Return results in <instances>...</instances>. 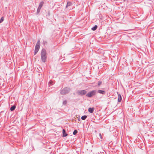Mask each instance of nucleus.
<instances>
[{
	"mask_svg": "<svg viewBox=\"0 0 154 154\" xmlns=\"http://www.w3.org/2000/svg\"><path fill=\"white\" fill-rule=\"evenodd\" d=\"M41 59L42 61L44 63H45L47 58L46 51L45 49H43L41 52Z\"/></svg>",
	"mask_w": 154,
	"mask_h": 154,
	"instance_id": "1",
	"label": "nucleus"
},
{
	"mask_svg": "<svg viewBox=\"0 0 154 154\" xmlns=\"http://www.w3.org/2000/svg\"><path fill=\"white\" fill-rule=\"evenodd\" d=\"M70 91V89L68 87H66L61 89L60 93L61 94L64 95L69 93Z\"/></svg>",
	"mask_w": 154,
	"mask_h": 154,
	"instance_id": "2",
	"label": "nucleus"
},
{
	"mask_svg": "<svg viewBox=\"0 0 154 154\" xmlns=\"http://www.w3.org/2000/svg\"><path fill=\"white\" fill-rule=\"evenodd\" d=\"M40 45V40H38V41L36 43L35 47V50L34 51V54L35 55L38 52L39 49Z\"/></svg>",
	"mask_w": 154,
	"mask_h": 154,
	"instance_id": "3",
	"label": "nucleus"
},
{
	"mask_svg": "<svg viewBox=\"0 0 154 154\" xmlns=\"http://www.w3.org/2000/svg\"><path fill=\"white\" fill-rule=\"evenodd\" d=\"M97 93V91L94 90L91 91L88 93L86 96L87 97H91L95 95Z\"/></svg>",
	"mask_w": 154,
	"mask_h": 154,
	"instance_id": "4",
	"label": "nucleus"
},
{
	"mask_svg": "<svg viewBox=\"0 0 154 154\" xmlns=\"http://www.w3.org/2000/svg\"><path fill=\"white\" fill-rule=\"evenodd\" d=\"M87 93V91L85 90H82L78 91H77V94L79 95H83L86 94Z\"/></svg>",
	"mask_w": 154,
	"mask_h": 154,
	"instance_id": "5",
	"label": "nucleus"
},
{
	"mask_svg": "<svg viewBox=\"0 0 154 154\" xmlns=\"http://www.w3.org/2000/svg\"><path fill=\"white\" fill-rule=\"evenodd\" d=\"M117 93L118 94V102H120L122 100V97L120 94H118V92Z\"/></svg>",
	"mask_w": 154,
	"mask_h": 154,
	"instance_id": "6",
	"label": "nucleus"
},
{
	"mask_svg": "<svg viewBox=\"0 0 154 154\" xmlns=\"http://www.w3.org/2000/svg\"><path fill=\"white\" fill-rule=\"evenodd\" d=\"M68 134L66 133V131L65 129L63 130V137H64L66 136Z\"/></svg>",
	"mask_w": 154,
	"mask_h": 154,
	"instance_id": "7",
	"label": "nucleus"
},
{
	"mask_svg": "<svg viewBox=\"0 0 154 154\" xmlns=\"http://www.w3.org/2000/svg\"><path fill=\"white\" fill-rule=\"evenodd\" d=\"M97 92L100 94H104L105 93V91H104L99 90L97 91Z\"/></svg>",
	"mask_w": 154,
	"mask_h": 154,
	"instance_id": "8",
	"label": "nucleus"
},
{
	"mask_svg": "<svg viewBox=\"0 0 154 154\" xmlns=\"http://www.w3.org/2000/svg\"><path fill=\"white\" fill-rule=\"evenodd\" d=\"M43 4H44V2H41L40 3L39 5V6H38V8L41 9V8H42V6H43Z\"/></svg>",
	"mask_w": 154,
	"mask_h": 154,
	"instance_id": "9",
	"label": "nucleus"
},
{
	"mask_svg": "<svg viewBox=\"0 0 154 154\" xmlns=\"http://www.w3.org/2000/svg\"><path fill=\"white\" fill-rule=\"evenodd\" d=\"M88 111L91 113H92L94 112L93 108H89L88 109Z\"/></svg>",
	"mask_w": 154,
	"mask_h": 154,
	"instance_id": "10",
	"label": "nucleus"
},
{
	"mask_svg": "<svg viewBox=\"0 0 154 154\" xmlns=\"http://www.w3.org/2000/svg\"><path fill=\"white\" fill-rule=\"evenodd\" d=\"M72 5V3L70 2H67V5L66 7L67 8L68 7L71 6Z\"/></svg>",
	"mask_w": 154,
	"mask_h": 154,
	"instance_id": "11",
	"label": "nucleus"
},
{
	"mask_svg": "<svg viewBox=\"0 0 154 154\" xmlns=\"http://www.w3.org/2000/svg\"><path fill=\"white\" fill-rule=\"evenodd\" d=\"M16 106L15 105H13L10 108V110L11 111H13L16 108Z\"/></svg>",
	"mask_w": 154,
	"mask_h": 154,
	"instance_id": "12",
	"label": "nucleus"
},
{
	"mask_svg": "<svg viewBox=\"0 0 154 154\" xmlns=\"http://www.w3.org/2000/svg\"><path fill=\"white\" fill-rule=\"evenodd\" d=\"M97 28V25H95L94 27L92 28L91 29L93 31L95 30Z\"/></svg>",
	"mask_w": 154,
	"mask_h": 154,
	"instance_id": "13",
	"label": "nucleus"
},
{
	"mask_svg": "<svg viewBox=\"0 0 154 154\" xmlns=\"http://www.w3.org/2000/svg\"><path fill=\"white\" fill-rule=\"evenodd\" d=\"M87 116L86 115L82 116L81 117V119L82 120H85L87 118Z\"/></svg>",
	"mask_w": 154,
	"mask_h": 154,
	"instance_id": "14",
	"label": "nucleus"
},
{
	"mask_svg": "<svg viewBox=\"0 0 154 154\" xmlns=\"http://www.w3.org/2000/svg\"><path fill=\"white\" fill-rule=\"evenodd\" d=\"M77 132H78L77 130H75L74 131L73 133V135H75L77 134Z\"/></svg>",
	"mask_w": 154,
	"mask_h": 154,
	"instance_id": "15",
	"label": "nucleus"
},
{
	"mask_svg": "<svg viewBox=\"0 0 154 154\" xmlns=\"http://www.w3.org/2000/svg\"><path fill=\"white\" fill-rule=\"evenodd\" d=\"M67 103V101L66 100H65L63 101V105H66V104Z\"/></svg>",
	"mask_w": 154,
	"mask_h": 154,
	"instance_id": "16",
	"label": "nucleus"
},
{
	"mask_svg": "<svg viewBox=\"0 0 154 154\" xmlns=\"http://www.w3.org/2000/svg\"><path fill=\"white\" fill-rule=\"evenodd\" d=\"M4 19L3 17H2L1 18V19H0V23H1L3 21Z\"/></svg>",
	"mask_w": 154,
	"mask_h": 154,
	"instance_id": "17",
	"label": "nucleus"
},
{
	"mask_svg": "<svg viewBox=\"0 0 154 154\" xmlns=\"http://www.w3.org/2000/svg\"><path fill=\"white\" fill-rule=\"evenodd\" d=\"M40 10L41 9H40V8H38L37 9V14H39L40 11Z\"/></svg>",
	"mask_w": 154,
	"mask_h": 154,
	"instance_id": "18",
	"label": "nucleus"
},
{
	"mask_svg": "<svg viewBox=\"0 0 154 154\" xmlns=\"http://www.w3.org/2000/svg\"><path fill=\"white\" fill-rule=\"evenodd\" d=\"M102 84V82L101 81H99L98 82V85L100 86Z\"/></svg>",
	"mask_w": 154,
	"mask_h": 154,
	"instance_id": "19",
	"label": "nucleus"
},
{
	"mask_svg": "<svg viewBox=\"0 0 154 154\" xmlns=\"http://www.w3.org/2000/svg\"><path fill=\"white\" fill-rule=\"evenodd\" d=\"M50 84L51 85H52V81H50L48 83V85H49V86H50Z\"/></svg>",
	"mask_w": 154,
	"mask_h": 154,
	"instance_id": "20",
	"label": "nucleus"
},
{
	"mask_svg": "<svg viewBox=\"0 0 154 154\" xmlns=\"http://www.w3.org/2000/svg\"><path fill=\"white\" fill-rule=\"evenodd\" d=\"M43 42H44V44H47V42L46 41H43Z\"/></svg>",
	"mask_w": 154,
	"mask_h": 154,
	"instance_id": "21",
	"label": "nucleus"
},
{
	"mask_svg": "<svg viewBox=\"0 0 154 154\" xmlns=\"http://www.w3.org/2000/svg\"><path fill=\"white\" fill-rule=\"evenodd\" d=\"M124 1H125V0H124Z\"/></svg>",
	"mask_w": 154,
	"mask_h": 154,
	"instance_id": "22",
	"label": "nucleus"
}]
</instances>
